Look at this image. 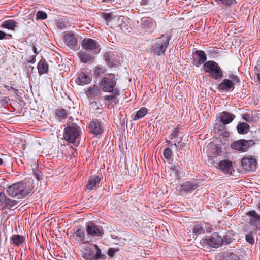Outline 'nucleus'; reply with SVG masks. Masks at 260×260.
I'll return each instance as SVG.
<instances>
[{
  "instance_id": "1",
  "label": "nucleus",
  "mask_w": 260,
  "mask_h": 260,
  "mask_svg": "<svg viewBox=\"0 0 260 260\" xmlns=\"http://www.w3.org/2000/svg\"><path fill=\"white\" fill-rule=\"evenodd\" d=\"M33 188L31 180H24L8 186L6 192L12 198L22 199L31 194Z\"/></svg>"
},
{
  "instance_id": "2",
  "label": "nucleus",
  "mask_w": 260,
  "mask_h": 260,
  "mask_svg": "<svg viewBox=\"0 0 260 260\" xmlns=\"http://www.w3.org/2000/svg\"><path fill=\"white\" fill-rule=\"evenodd\" d=\"M80 127L75 123H68L64 129L63 138L68 143L78 146L81 134Z\"/></svg>"
},
{
  "instance_id": "3",
  "label": "nucleus",
  "mask_w": 260,
  "mask_h": 260,
  "mask_svg": "<svg viewBox=\"0 0 260 260\" xmlns=\"http://www.w3.org/2000/svg\"><path fill=\"white\" fill-rule=\"evenodd\" d=\"M82 257L85 260H99L106 258V256L102 253V251L98 245L93 243H90L84 248Z\"/></svg>"
},
{
  "instance_id": "4",
  "label": "nucleus",
  "mask_w": 260,
  "mask_h": 260,
  "mask_svg": "<svg viewBox=\"0 0 260 260\" xmlns=\"http://www.w3.org/2000/svg\"><path fill=\"white\" fill-rule=\"evenodd\" d=\"M171 36L162 35L156 39V42L152 46V52L158 56L164 54L171 39Z\"/></svg>"
},
{
  "instance_id": "5",
  "label": "nucleus",
  "mask_w": 260,
  "mask_h": 260,
  "mask_svg": "<svg viewBox=\"0 0 260 260\" xmlns=\"http://www.w3.org/2000/svg\"><path fill=\"white\" fill-rule=\"evenodd\" d=\"M203 67L204 71L209 73L214 80L220 79L223 76L222 70L218 64L213 60L206 61L204 64Z\"/></svg>"
},
{
  "instance_id": "6",
  "label": "nucleus",
  "mask_w": 260,
  "mask_h": 260,
  "mask_svg": "<svg viewBox=\"0 0 260 260\" xmlns=\"http://www.w3.org/2000/svg\"><path fill=\"white\" fill-rule=\"evenodd\" d=\"M230 79H224L218 85V89L221 92H231L235 88L236 84H239L240 80L239 78L234 74L229 75Z\"/></svg>"
},
{
  "instance_id": "7",
  "label": "nucleus",
  "mask_w": 260,
  "mask_h": 260,
  "mask_svg": "<svg viewBox=\"0 0 260 260\" xmlns=\"http://www.w3.org/2000/svg\"><path fill=\"white\" fill-rule=\"evenodd\" d=\"M200 244L203 247L210 246L217 248L223 244L222 238L217 233L215 232L210 236L202 238L200 241Z\"/></svg>"
},
{
  "instance_id": "8",
  "label": "nucleus",
  "mask_w": 260,
  "mask_h": 260,
  "mask_svg": "<svg viewBox=\"0 0 260 260\" xmlns=\"http://www.w3.org/2000/svg\"><path fill=\"white\" fill-rule=\"evenodd\" d=\"M117 79L113 74H108L102 78L100 83V86L104 92H110L113 90V87L116 85Z\"/></svg>"
},
{
  "instance_id": "9",
  "label": "nucleus",
  "mask_w": 260,
  "mask_h": 260,
  "mask_svg": "<svg viewBox=\"0 0 260 260\" xmlns=\"http://www.w3.org/2000/svg\"><path fill=\"white\" fill-rule=\"evenodd\" d=\"M82 48L92 55H96L100 53L101 48L98 43L90 38H84L82 42Z\"/></svg>"
},
{
  "instance_id": "10",
  "label": "nucleus",
  "mask_w": 260,
  "mask_h": 260,
  "mask_svg": "<svg viewBox=\"0 0 260 260\" xmlns=\"http://www.w3.org/2000/svg\"><path fill=\"white\" fill-rule=\"evenodd\" d=\"M86 231L88 237H99L103 235V228L95 224L93 221H89L86 224Z\"/></svg>"
},
{
  "instance_id": "11",
  "label": "nucleus",
  "mask_w": 260,
  "mask_h": 260,
  "mask_svg": "<svg viewBox=\"0 0 260 260\" xmlns=\"http://www.w3.org/2000/svg\"><path fill=\"white\" fill-rule=\"evenodd\" d=\"M241 162L243 169L247 171H254L257 167V157L255 156H245L242 158Z\"/></svg>"
},
{
  "instance_id": "12",
  "label": "nucleus",
  "mask_w": 260,
  "mask_h": 260,
  "mask_svg": "<svg viewBox=\"0 0 260 260\" xmlns=\"http://www.w3.org/2000/svg\"><path fill=\"white\" fill-rule=\"evenodd\" d=\"M255 144L252 140L240 139L233 142L231 144V148L240 152H246L249 147Z\"/></svg>"
},
{
  "instance_id": "13",
  "label": "nucleus",
  "mask_w": 260,
  "mask_h": 260,
  "mask_svg": "<svg viewBox=\"0 0 260 260\" xmlns=\"http://www.w3.org/2000/svg\"><path fill=\"white\" fill-rule=\"evenodd\" d=\"M198 187V184L196 182L186 181L180 185L177 190L180 195L183 196L191 193Z\"/></svg>"
},
{
  "instance_id": "14",
  "label": "nucleus",
  "mask_w": 260,
  "mask_h": 260,
  "mask_svg": "<svg viewBox=\"0 0 260 260\" xmlns=\"http://www.w3.org/2000/svg\"><path fill=\"white\" fill-rule=\"evenodd\" d=\"M207 60V55L203 50H196L193 55L192 63L197 67L205 63Z\"/></svg>"
},
{
  "instance_id": "15",
  "label": "nucleus",
  "mask_w": 260,
  "mask_h": 260,
  "mask_svg": "<svg viewBox=\"0 0 260 260\" xmlns=\"http://www.w3.org/2000/svg\"><path fill=\"white\" fill-rule=\"evenodd\" d=\"M101 180V177L98 175L90 176L88 183L86 185V190L89 192L92 190L97 189L99 186Z\"/></svg>"
},
{
  "instance_id": "16",
  "label": "nucleus",
  "mask_w": 260,
  "mask_h": 260,
  "mask_svg": "<svg viewBox=\"0 0 260 260\" xmlns=\"http://www.w3.org/2000/svg\"><path fill=\"white\" fill-rule=\"evenodd\" d=\"M89 128L90 132L96 136L102 135L104 132L101 122L97 119L92 120L90 121Z\"/></svg>"
},
{
  "instance_id": "17",
  "label": "nucleus",
  "mask_w": 260,
  "mask_h": 260,
  "mask_svg": "<svg viewBox=\"0 0 260 260\" xmlns=\"http://www.w3.org/2000/svg\"><path fill=\"white\" fill-rule=\"evenodd\" d=\"M105 60L109 67H117L121 64L122 61L117 58H115L114 54H111L109 52H106L104 54Z\"/></svg>"
},
{
  "instance_id": "18",
  "label": "nucleus",
  "mask_w": 260,
  "mask_h": 260,
  "mask_svg": "<svg viewBox=\"0 0 260 260\" xmlns=\"http://www.w3.org/2000/svg\"><path fill=\"white\" fill-rule=\"evenodd\" d=\"M18 203L17 201L7 198L4 192L0 193V207L4 205L5 207L10 209L16 206Z\"/></svg>"
},
{
  "instance_id": "19",
  "label": "nucleus",
  "mask_w": 260,
  "mask_h": 260,
  "mask_svg": "<svg viewBox=\"0 0 260 260\" xmlns=\"http://www.w3.org/2000/svg\"><path fill=\"white\" fill-rule=\"evenodd\" d=\"M63 40L66 44L71 48L73 49H78L77 39L72 32L66 34L63 36Z\"/></svg>"
},
{
  "instance_id": "20",
  "label": "nucleus",
  "mask_w": 260,
  "mask_h": 260,
  "mask_svg": "<svg viewBox=\"0 0 260 260\" xmlns=\"http://www.w3.org/2000/svg\"><path fill=\"white\" fill-rule=\"evenodd\" d=\"M246 216L249 217V223L253 226L260 224V214L255 210H250L246 213Z\"/></svg>"
},
{
  "instance_id": "21",
  "label": "nucleus",
  "mask_w": 260,
  "mask_h": 260,
  "mask_svg": "<svg viewBox=\"0 0 260 260\" xmlns=\"http://www.w3.org/2000/svg\"><path fill=\"white\" fill-rule=\"evenodd\" d=\"M220 121L224 125L230 123L235 118V115L230 112L223 111L219 114Z\"/></svg>"
},
{
  "instance_id": "22",
  "label": "nucleus",
  "mask_w": 260,
  "mask_h": 260,
  "mask_svg": "<svg viewBox=\"0 0 260 260\" xmlns=\"http://www.w3.org/2000/svg\"><path fill=\"white\" fill-rule=\"evenodd\" d=\"M141 25L143 28L154 29L156 26V22L151 17H144L141 19Z\"/></svg>"
},
{
  "instance_id": "23",
  "label": "nucleus",
  "mask_w": 260,
  "mask_h": 260,
  "mask_svg": "<svg viewBox=\"0 0 260 260\" xmlns=\"http://www.w3.org/2000/svg\"><path fill=\"white\" fill-rule=\"evenodd\" d=\"M91 78L90 76L85 74L83 72H81L79 75L78 78L76 79V83L79 85H84L89 84L91 82Z\"/></svg>"
},
{
  "instance_id": "24",
  "label": "nucleus",
  "mask_w": 260,
  "mask_h": 260,
  "mask_svg": "<svg viewBox=\"0 0 260 260\" xmlns=\"http://www.w3.org/2000/svg\"><path fill=\"white\" fill-rule=\"evenodd\" d=\"M11 244L14 246L20 247L25 241V237L19 235H13L10 238Z\"/></svg>"
},
{
  "instance_id": "25",
  "label": "nucleus",
  "mask_w": 260,
  "mask_h": 260,
  "mask_svg": "<svg viewBox=\"0 0 260 260\" xmlns=\"http://www.w3.org/2000/svg\"><path fill=\"white\" fill-rule=\"evenodd\" d=\"M38 74L40 75L45 74L48 72V64L45 58L42 57L37 65Z\"/></svg>"
},
{
  "instance_id": "26",
  "label": "nucleus",
  "mask_w": 260,
  "mask_h": 260,
  "mask_svg": "<svg viewBox=\"0 0 260 260\" xmlns=\"http://www.w3.org/2000/svg\"><path fill=\"white\" fill-rule=\"evenodd\" d=\"M219 168L226 173H231L232 169V164L229 160H223L218 164Z\"/></svg>"
},
{
  "instance_id": "27",
  "label": "nucleus",
  "mask_w": 260,
  "mask_h": 260,
  "mask_svg": "<svg viewBox=\"0 0 260 260\" xmlns=\"http://www.w3.org/2000/svg\"><path fill=\"white\" fill-rule=\"evenodd\" d=\"M18 22L13 19L7 20L3 22L1 27L11 30H14L17 27Z\"/></svg>"
},
{
  "instance_id": "28",
  "label": "nucleus",
  "mask_w": 260,
  "mask_h": 260,
  "mask_svg": "<svg viewBox=\"0 0 260 260\" xmlns=\"http://www.w3.org/2000/svg\"><path fill=\"white\" fill-rule=\"evenodd\" d=\"M237 130L240 134H246L250 131V125L247 122H239L237 125Z\"/></svg>"
},
{
  "instance_id": "29",
  "label": "nucleus",
  "mask_w": 260,
  "mask_h": 260,
  "mask_svg": "<svg viewBox=\"0 0 260 260\" xmlns=\"http://www.w3.org/2000/svg\"><path fill=\"white\" fill-rule=\"evenodd\" d=\"M91 53L89 54L84 51H81L79 53V57L81 62L87 63L94 60V57Z\"/></svg>"
},
{
  "instance_id": "30",
  "label": "nucleus",
  "mask_w": 260,
  "mask_h": 260,
  "mask_svg": "<svg viewBox=\"0 0 260 260\" xmlns=\"http://www.w3.org/2000/svg\"><path fill=\"white\" fill-rule=\"evenodd\" d=\"M100 88L94 85L93 87H90L88 88L86 94L89 98H95L99 96L100 94Z\"/></svg>"
},
{
  "instance_id": "31",
  "label": "nucleus",
  "mask_w": 260,
  "mask_h": 260,
  "mask_svg": "<svg viewBox=\"0 0 260 260\" xmlns=\"http://www.w3.org/2000/svg\"><path fill=\"white\" fill-rule=\"evenodd\" d=\"M75 235L76 237L78 238L80 241L83 243H85L88 241L86 240V236L83 228H78L75 232Z\"/></svg>"
},
{
  "instance_id": "32",
  "label": "nucleus",
  "mask_w": 260,
  "mask_h": 260,
  "mask_svg": "<svg viewBox=\"0 0 260 260\" xmlns=\"http://www.w3.org/2000/svg\"><path fill=\"white\" fill-rule=\"evenodd\" d=\"M68 19L66 18H62L57 19L56 21V26L59 29H63L66 28L68 24Z\"/></svg>"
},
{
  "instance_id": "33",
  "label": "nucleus",
  "mask_w": 260,
  "mask_h": 260,
  "mask_svg": "<svg viewBox=\"0 0 260 260\" xmlns=\"http://www.w3.org/2000/svg\"><path fill=\"white\" fill-rule=\"evenodd\" d=\"M192 231L196 235H199L204 233L205 232L204 223L195 224L193 226Z\"/></svg>"
},
{
  "instance_id": "34",
  "label": "nucleus",
  "mask_w": 260,
  "mask_h": 260,
  "mask_svg": "<svg viewBox=\"0 0 260 260\" xmlns=\"http://www.w3.org/2000/svg\"><path fill=\"white\" fill-rule=\"evenodd\" d=\"M148 112V109L145 107L141 108L139 111H137L136 114L133 118L134 120H137L144 117Z\"/></svg>"
},
{
  "instance_id": "35",
  "label": "nucleus",
  "mask_w": 260,
  "mask_h": 260,
  "mask_svg": "<svg viewBox=\"0 0 260 260\" xmlns=\"http://www.w3.org/2000/svg\"><path fill=\"white\" fill-rule=\"evenodd\" d=\"M219 5H222L226 7H231L233 5L236 4V0H215Z\"/></svg>"
},
{
  "instance_id": "36",
  "label": "nucleus",
  "mask_w": 260,
  "mask_h": 260,
  "mask_svg": "<svg viewBox=\"0 0 260 260\" xmlns=\"http://www.w3.org/2000/svg\"><path fill=\"white\" fill-rule=\"evenodd\" d=\"M106 71V69L105 67L97 66L93 71V76L95 77H100L104 75Z\"/></svg>"
},
{
  "instance_id": "37",
  "label": "nucleus",
  "mask_w": 260,
  "mask_h": 260,
  "mask_svg": "<svg viewBox=\"0 0 260 260\" xmlns=\"http://www.w3.org/2000/svg\"><path fill=\"white\" fill-rule=\"evenodd\" d=\"M223 260H240L239 257L232 252H226L223 254Z\"/></svg>"
},
{
  "instance_id": "38",
  "label": "nucleus",
  "mask_w": 260,
  "mask_h": 260,
  "mask_svg": "<svg viewBox=\"0 0 260 260\" xmlns=\"http://www.w3.org/2000/svg\"><path fill=\"white\" fill-rule=\"evenodd\" d=\"M222 240L223 244L225 245L230 244L233 241L232 234L230 231L226 232L225 235L222 238Z\"/></svg>"
},
{
  "instance_id": "39",
  "label": "nucleus",
  "mask_w": 260,
  "mask_h": 260,
  "mask_svg": "<svg viewBox=\"0 0 260 260\" xmlns=\"http://www.w3.org/2000/svg\"><path fill=\"white\" fill-rule=\"evenodd\" d=\"M172 171L174 173L175 177L177 179L180 178L181 174V168L178 165H174L171 168Z\"/></svg>"
},
{
  "instance_id": "40",
  "label": "nucleus",
  "mask_w": 260,
  "mask_h": 260,
  "mask_svg": "<svg viewBox=\"0 0 260 260\" xmlns=\"http://www.w3.org/2000/svg\"><path fill=\"white\" fill-rule=\"evenodd\" d=\"M115 17V16L112 13H104L103 14V19L107 22H110Z\"/></svg>"
},
{
  "instance_id": "41",
  "label": "nucleus",
  "mask_w": 260,
  "mask_h": 260,
  "mask_svg": "<svg viewBox=\"0 0 260 260\" xmlns=\"http://www.w3.org/2000/svg\"><path fill=\"white\" fill-rule=\"evenodd\" d=\"M164 157L168 159H170L172 156V152L170 148H166L164 150Z\"/></svg>"
},
{
  "instance_id": "42",
  "label": "nucleus",
  "mask_w": 260,
  "mask_h": 260,
  "mask_svg": "<svg viewBox=\"0 0 260 260\" xmlns=\"http://www.w3.org/2000/svg\"><path fill=\"white\" fill-rule=\"evenodd\" d=\"M56 114L58 117L66 118L67 117L66 111L63 109H58L56 111Z\"/></svg>"
},
{
  "instance_id": "43",
  "label": "nucleus",
  "mask_w": 260,
  "mask_h": 260,
  "mask_svg": "<svg viewBox=\"0 0 260 260\" xmlns=\"http://www.w3.org/2000/svg\"><path fill=\"white\" fill-rule=\"evenodd\" d=\"M118 251H119L118 248H109L108 250L107 254L108 255V256L110 257L113 258L116 252H118Z\"/></svg>"
},
{
  "instance_id": "44",
  "label": "nucleus",
  "mask_w": 260,
  "mask_h": 260,
  "mask_svg": "<svg viewBox=\"0 0 260 260\" xmlns=\"http://www.w3.org/2000/svg\"><path fill=\"white\" fill-rule=\"evenodd\" d=\"M180 132V128L178 125L173 130L172 133H171L169 136V138L170 139H173L174 138L177 137L179 135V133Z\"/></svg>"
},
{
  "instance_id": "45",
  "label": "nucleus",
  "mask_w": 260,
  "mask_h": 260,
  "mask_svg": "<svg viewBox=\"0 0 260 260\" xmlns=\"http://www.w3.org/2000/svg\"><path fill=\"white\" fill-rule=\"evenodd\" d=\"M245 239L247 242L250 244L251 245H253L254 244V239L251 233H249L245 236Z\"/></svg>"
},
{
  "instance_id": "46",
  "label": "nucleus",
  "mask_w": 260,
  "mask_h": 260,
  "mask_svg": "<svg viewBox=\"0 0 260 260\" xmlns=\"http://www.w3.org/2000/svg\"><path fill=\"white\" fill-rule=\"evenodd\" d=\"M37 19L44 20L47 17V14L43 11H38L36 14Z\"/></svg>"
},
{
  "instance_id": "47",
  "label": "nucleus",
  "mask_w": 260,
  "mask_h": 260,
  "mask_svg": "<svg viewBox=\"0 0 260 260\" xmlns=\"http://www.w3.org/2000/svg\"><path fill=\"white\" fill-rule=\"evenodd\" d=\"M242 118L248 123H250L251 121L252 117L248 113H244L242 116Z\"/></svg>"
},
{
  "instance_id": "48",
  "label": "nucleus",
  "mask_w": 260,
  "mask_h": 260,
  "mask_svg": "<svg viewBox=\"0 0 260 260\" xmlns=\"http://www.w3.org/2000/svg\"><path fill=\"white\" fill-rule=\"evenodd\" d=\"M33 173H34V175L35 176V178L37 180H39L42 179V178H41L42 173L40 171L35 170L33 172Z\"/></svg>"
},
{
  "instance_id": "49",
  "label": "nucleus",
  "mask_w": 260,
  "mask_h": 260,
  "mask_svg": "<svg viewBox=\"0 0 260 260\" xmlns=\"http://www.w3.org/2000/svg\"><path fill=\"white\" fill-rule=\"evenodd\" d=\"M109 92H112L113 95H115V97L120 95L119 90L118 88L115 87H113V90H110Z\"/></svg>"
},
{
  "instance_id": "50",
  "label": "nucleus",
  "mask_w": 260,
  "mask_h": 260,
  "mask_svg": "<svg viewBox=\"0 0 260 260\" xmlns=\"http://www.w3.org/2000/svg\"><path fill=\"white\" fill-rule=\"evenodd\" d=\"M115 98V95H107L104 96V99L105 101H110L114 99Z\"/></svg>"
},
{
  "instance_id": "51",
  "label": "nucleus",
  "mask_w": 260,
  "mask_h": 260,
  "mask_svg": "<svg viewBox=\"0 0 260 260\" xmlns=\"http://www.w3.org/2000/svg\"><path fill=\"white\" fill-rule=\"evenodd\" d=\"M36 55H32L31 56L29 59H28V60H27V62H26V63L28 64L29 63H34L36 61Z\"/></svg>"
},
{
  "instance_id": "52",
  "label": "nucleus",
  "mask_w": 260,
  "mask_h": 260,
  "mask_svg": "<svg viewBox=\"0 0 260 260\" xmlns=\"http://www.w3.org/2000/svg\"><path fill=\"white\" fill-rule=\"evenodd\" d=\"M215 151L213 152L214 153L213 157H215L219 154V153L221 152V150L219 147H215L214 148Z\"/></svg>"
},
{
  "instance_id": "53",
  "label": "nucleus",
  "mask_w": 260,
  "mask_h": 260,
  "mask_svg": "<svg viewBox=\"0 0 260 260\" xmlns=\"http://www.w3.org/2000/svg\"><path fill=\"white\" fill-rule=\"evenodd\" d=\"M6 36H8L11 37H12L11 35H10V34L7 35L4 31L0 30V40L5 39Z\"/></svg>"
},
{
  "instance_id": "54",
  "label": "nucleus",
  "mask_w": 260,
  "mask_h": 260,
  "mask_svg": "<svg viewBox=\"0 0 260 260\" xmlns=\"http://www.w3.org/2000/svg\"><path fill=\"white\" fill-rule=\"evenodd\" d=\"M205 225V230L206 232H211L212 231V228L208 224H206L204 223V226Z\"/></svg>"
},
{
  "instance_id": "55",
  "label": "nucleus",
  "mask_w": 260,
  "mask_h": 260,
  "mask_svg": "<svg viewBox=\"0 0 260 260\" xmlns=\"http://www.w3.org/2000/svg\"><path fill=\"white\" fill-rule=\"evenodd\" d=\"M174 145L176 148L180 147V148H182V147H184V143H182L181 142V141H180L178 142L177 143H174Z\"/></svg>"
},
{
  "instance_id": "56",
  "label": "nucleus",
  "mask_w": 260,
  "mask_h": 260,
  "mask_svg": "<svg viewBox=\"0 0 260 260\" xmlns=\"http://www.w3.org/2000/svg\"><path fill=\"white\" fill-rule=\"evenodd\" d=\"M32 50H33V52H34V53L35 54H38V52L37 51V49L36 47V46H34V45L32 46Z\"/></svg>"
},
{
  "instance_id": "57",
  "label": "nucleus",
  "mask_w": 260,
  "mask_h": 260,
  "mask_svg": "<svg viewBox=\"0 0 260 260\" xmlns=\"http://www.w3.org/2000/svg\"><path fill=\"white\" fill-rule=\"evenodd\" d=\"M4 87L5 88L7 89L8 90H10V87L8 85H5L4 86Z\"/></svg>"
},
{
  "instance_id": "58",
  "label": "nucleus",
  "mask_w": 260,
  "mask_h": 260,
  "mask_svg": "<svg viewBox=\"0 0 260 260\" xmlns=\"http://www.w3.org/2000/svg\"><path fill=\"white\" fill-rule=\"evenodd\" d=\"M256 75L258 81L260 82V73L257 74Z\"/></svg>"
},
{
  "instance_id": "59",
  "label": "nucleus",
  "mask_w": 260,
  "mask_h": 260,
  "mask_svg": "<svg viewBox=\"0 0 260 260\" xmlns=\"http://www.w3.org/2000/svg\"><path fill=\"white\" fill-rule=\"evenodd\" d=\"M166 143H167V144H171V145H172V142H171L170 140H166Z\"/></svg>"
},
{
  "instance_id": "60",
  "label": "nucleus",
  "mask_w": 260,
  "mask_h": 260,
  "mask_svg": "<svg viewBox=\"0 0 260 260\" xmlns=\"http://www.w3.org/2000/svg\"><path fill=\"white\" fill-rule=\"evenodd\" d=\"M258 207V210L260 211V202H258V204L257 205Z\"/></svg>"
},
{
  "instance_id": "61",
  "label": "nucleus",
  "mask_w": 260,
  "mask_h": 260,
  "mask_svg": "<svg viewBox=\"0 0 260 260\" xmlns=\"http://www.w3.org/2000/svg\"><path fill=\"white\" fill-rule=\"evenodd\" d=\"M3 164V160L0 158V165H2Z\"/></svg>"
},
{
  "instance_id": "62",
  "label": "nucleus",
  "mask_w": 260,
  "mask_h": 260,
  "mask_svg": "<svg viewBox=\"0 0 260 260\" xmlns=\"http://www.w3.org/2000/svg\"><path fill=\"white\" fill-rule=\"evenodd\" d=\"M10 90H11V89H12V90H16V91H17V89H14L12 86H11V87H10Z\"/></svg>"
},
{
  "instance_id": "63",
  "label": "nucleus",
  "mask_w": 260,
  "mask_h": 260,
  "mask_svg": "<svg viewBox=\"0 0 260 260\" xmlns=\"http://www.w3.org/2000/svg\"><path fill=\"white\" fill-rule=\"evenodd\" d=\"M209 52L210 53H212V52H214L215 51L212 49L209 50Z\"/></svg>"
},
{
  "instance_id": "64",
  "label": "nucleus",
  "mask_w": 260,
  "mask_h": 260,
  "mask_svg": "<svg viewBox=\"0 0 260 260\" xmlns=\"http://www.w3.org/2000/svg\"><path fill=\"white\" fill-rule=\"evenodd\" d=\"M4 81L3 78L0 76V81Z\"/></svg>"
}]
</instances>
